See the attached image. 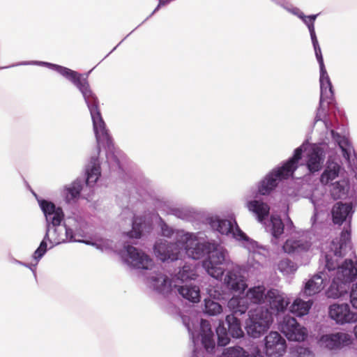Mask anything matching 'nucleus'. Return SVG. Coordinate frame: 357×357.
<instances>
[{
	"label": "nucleus",
	"instance_id": "obj_64",
	"mask_svg": "<svg viewBox=\"0 0 357 357\" xmlns=\"http://www.w3.org/2000/svg\"><path fill=\"white\" fill-rule=\"evenodd\" d=\"M305 352H309V350L307 349H304Z\"/></svg>",
	"mask_w": 357,
	"mask_h": 357
},
{
	"label": "nucleus",
	"instance_id": "obj_54",
	"mask_svg": "<svg viewBox=\"0 0 357 357\" xmlns=\"http://www.w3.org/2000/svg\"><path fill=\"white\" fill-rule=\"evenodd\" d=\"M316 218H317V213H314V215L312 217L311 220L313 222H315L316 221Z\"/></svg>",
	"mask_w": 357,
	"mask_h": 357
},
{
	"label": "nucleus",
	"instance_id": "obj_30",
	"mask_svg": "<svg viewBox=\"0 0 357 357\" xmlns=\"http://www.w3.org/2000/svg\"><path fill=\"white\" fill-rule=\"evenodd\" d=\"M349 190V183L345 179L340 180L331 183L330 192L334 199H344L347 197Z\"/></svg>",
	"mask_w": 357,
	"mask_h": 357
},
{
	"label": "nucleus",
	"instance_id": "obj_51",
	"mask_svg": "<svg viewBox=\"0 0 357 357\" xmlns=\"http://www.w3.org/2000/svg\"><path fill=\"white\" fill-rule=\"evenodd\" d=\"M32 193L34 195V197L36 198L38 203H39V200H44L43 199L39 198L38 196L37 195V194L35 193L34 192H32Z\"/></svg>",
	"mask_w": 357,
	"mask_h": 357
},
{
	"label": "nucleus",
	"instance_id": "obj_32",
	"mask_svg": "<svg viewBox=\"0 0 357 357\" xmlns=\"http://www.w3.org/2000/svg\"><path fill=\"white\" fill-rule=\"evenodd\" d=\"M270 227L271 233L273 238V239H272V241L274 243H277L276 241L284 232V223L280 217L271 215Z\"/></svg>",
	"mask_w": 357,
	"mask_h": 357
},
{
	"label": "nucleus",
	"instance_id": "obj_31",
	"mask_svg": "<svg viewBox=\"0 0 357 357\" xmlns=\"http://www.w3.org/2000/svg\"><path fill=\"white\" fill-rule=\"evenodd\" d=\"M312 305V301L311 300L305 301L301 298H296L291 304L290 307V311L297 317H302L309 312Z\"/></svg>",
	"mask_w": 357,
	"mask_h": 357
},
{
	"label": "nucleus",
	"instance_id": "obj_24",
	"mask_svg": "<svg viewBox=\"0 0 357 357\" xmlns=\"http://www.w3.org/2000/svg\"><path fill=\"white\" fill-rule=\"evenodd\" d=\"M231 299H245V305L247 311L249 308V301L254 304H260L266 300V288L264 286L260 285L254 287L248 290L245 296H234Z\"/></svg>",
	"mask_w": 357,
	"mask_h": 357
},
{
	"label": "nucleus",
	"instance_id": "obj_5",
	"mask_svg": "<svg viewBox=\"0 0 357 357\" xmlns=\"http://www.w3.org/2000/svg\"><path fill=\"white\" fill-rule=\"evenodd\" d=\"M19 65H37L45 66L56 71L61 75L72 82L82 93L88 107L93 121L94 133L96 134L98 140L99 141L100 138V131L102 132L103 137L108 139L105 130V121L99 109V100L96 93L91 89L87 80V75L84 78L82 77L83 75L77 71L62 66L45 61H23L20 63L13 65L12 66Z\"/></svg>",
	"mask_w": 357,
	"mask_h": 357
},
{
	"label": "nucleus",
	"instance_id": "obj_52",
	"mask_svg": "<svg viewBox=\"0 0 357 357\" xmlns=\"http://www.w3.org/2000/svg\"><path fill=\"white\" fill-rule=\"evenodd\" d=\"M285 10H287L288 12H289V10L291 9V6H286V5H281Z\"/></svg>",
	"mask_w": 357,
	"mask_h": 357
},
{
	"label": "nucleus",
	"instance_id": "obj_4",
	"mask_svg": "<svg viewBox=\"0 0 357 357\" xmlns=\"http://www.w3.org/2000/svg\"><path fill=\"white\" fill-rule=\"evenodd\" d=\"M319 82L320 99L314 120V126L318 122H321L326 129L330 131V135L334 142V144L338 145L349 167L353 169V166H354L356 162H357V158L354 148L351 142L344 135H342L336 131L337 129H339L337 121L336 120L335 123H333L329 115L326 114V108L324 105L326 100H328L327 105L331 104L334 95L333 85L326 68L324 73L320 71Z\"/></svg>",
	"mask_w": 357,
	"mask_h": 357
},
{
	"label": "nucleus",
	"instance_id": "obj_28",
	"mask_svg": "<svg viewBox=\"0 0 357 357\" xmlns=\"http://www.w3.org/2000/svg\"><path fill=\"white\" fill-rule=\"evenodd\" d=\"M341 166L337 162L331 160L330 158L326 162V167L321 174L320 182L322 185H328L333 183V180L339 176Z\"/></svg>",
	"mask_w": 357,
	"mask_h": 357
},
{
	"label": "nucleus",
	"instance_id": "obj_14",
	"mask_svg": "<svg viewBox=\"0 0 357 357\" xmlns=\"http://www.w3.org/2000/svg\"><path fill=\"white\" fill-rule=\"evenodd\" d=\"M181 230L176 232L174 242L165 239H158L155 241L153 250L155 256L162 261H176L182 252V241L178 239Z\"/></svg>",
	"mask_w": 357,
	"mask_h": 357
},
{
	"label": "nucleus",
	"instance_id": "obj_42",
	"mask_svg": "<svg viewBox=\"0 0 357 357\" xmlns=\"http://www.w3.org/2000/svg\"><path fill=\"white\" fill-rule=\"evenodd\" d=\"M208 294L209 296L208 298H211L213 301H218L223 298L222 294L220 291L216 288H211L208 290Z\"/></svg>",
	"mask_w": 357,
	"mask_h": 357
},
{
	"label": "nucleus",
	"instance_id": "obj_50",
	"mask_svg": "<svg viewBox=\"0 0 357 357\" xmlns=\"http://www.w3.org/2000/svg\"><path fill=\"white\" fill-rule=\"evenodd\" d=\"M32 193L34 195V197L36 198L38 203H39V200H44L43 199L39 198L38 196L37 195V194L35 193L34 192H32Z\"/></svg>",
	"mask_w": 357,
	"mask_h": 357
},
{
	"label": "nucleus",
	"instance_id": "obj_35",
	"mask_svg": "<svg viewBox=\"0 0 357 357\" xmlns=\"http://www.w3.org/2000/svg\"><path fill=\"white\" fill-rule=\"evenodd\" d=\"M222 312V305L211 298L204 299V312L210 316H215L220 314Z\"/></svg>",
	"mask_w": 357,
	"mask_h": 357
},
{
	"label": "nucleus",
	"instance_id": "obj_13",
	"mask_svg": "<svg viewBox=\"0 0 357 357\" xmlns=\"http://www.w3.org/2000/svg\"><path fill=\"white\" fill-rule=\"evenodd\" d=\"M183 322L194 344L195 349L192 351V357H198L199 352L197 351L196 345L199 340L201 341L202 345L208 352L213 351L215 346V335L208 321L204 319L201 320L200 331L197 334L191 329L189 323H185V321H183Z\"/></svg>",
	"mask_w": 357,
	"mask_h": 357
},
{
	"label": "nucleus",
	"instance_id": "obj_61",
	"mask_svg": "<svg viewBox=\"0 0 357 357\" xmlns=\"http://www.w3.org/2000/svg\"><path fill=\"white\" fill-rule=\"evenodd\" d=\"M129 35L130 34H127V36H126L121 42L122 43L123 40H125L128 38V36H129Z\"/></svg>",
	"mask_w": 357,
	"mask_h": 357
},
{
	"label": "nucleus",
	"instance_id": "obj_43",
	"mask_svg": "<svg viewBox=\"0 0 357 357\" xmlns=\"http://www.w3.org/2000/svg\"><path fill=\"white\" fill-rule=\"evenodd\" d=\"M289 13L299 18H304V13L298 8L291 6Z\"/></svg>",
	"mask_w": 357,
	"mask_h": 357
},
{
	"label": "nucleus",
	"instance_id": "obj_11",
	"mask_svg": "<svg viewBox=\"0 0 357 357\" xmlns=\"http://www.w3.org/2000/svg\"><path fill=\"white\" fill-rule=\"evenodd\" d=\"M229 261L227 250L218 243H212L207 258L203 261V267L209 275L219 279L222 277L225 271L221 266Z\"/></svg>",
	"mask_w": 357,
	"mask_h": 357
},
{
	"label": "nucleus",
	"instance_id": "obj_41",
	"mask_svg": "<svg viewBox=\"0 0 357 357\" xmlns=\"http://www.w3.org/2000/svg\"><path fill=\"white\" fill-rule=\"evenodd\" d=\"M350 303L353 307L357 309V282L354 284L349 294Z\"/></svg>",
	"mask_w": 357,
	"mask_h": 357
},
{
	"label": "nucleus",
	"instance_id": "obj_19",
	"mask_svg": "<svg viewBox=\"0 0 357 357\" xmlns=\"http://www.w3.org/2000/svg\"><path fill=\"white\" fill-rule=\"evenodd\" d=\"M260 181H259L257 184V190L255 192L254 199L248 201L246 203V206L248 209L252 212L257 219V220L260 222L265 220L269 215L270 213V207L269 206L259 200L257 199L258 195H262V194H260L258 188V185ZM273 191H272L271 193L268 194V195H271ZM263 196H267V195H263Z\"/></svg>",
	"mask_w": 357,
	"mask_h": 357
},
{
	"label": "nucleus",
	"instance_id": "obj_49",
	"mask_svg": "<svg viewBox=\"0 0 357 357\" xmlns=\"http://www.w3.org/2000/svg\"><path fill=\"white\" fill-rule=\"evenodd\" d=\"M160 8V6H159V4L157 6V7L154 9V10L152 12V13L146 17V19L144 20L146 21V20H148L150 17H151L155 13H156L159 8Z\"/></svg>",
	"mask_w": 357,
	"mask_h": 357
},
{
	"label": "nucleus",
	"instance_id": "obj_18",
	"mask_svg": "<svg viewBox=\"0 0 357 357\" xmlns=\"http://www.w3.org/2000/svg\"><path fill=\"white\" fill-rule=\"evenodd\" d=\"M328 313L330 317L337 324H343L357 321V314L351 311L347 303L331 305Z\"/></svg>",
	"mask_w": 357,
	"mask_h": 357
},
{
	"label": "nucleus",
	"instance_id": "obj_17",
	"mask_svg": "<svg viewBox=\"0 0 357 357\" xmlns=\"http://www.w3.org/2000/svg\"><path fill=\"white\" fill-rule=\"evenodd\" d=\"M264 341L265 354L268 357H280L285 352L286 340L278 332L271 331Z\"/></svg>",
	"mask_w": 357,
	"mask_h": 357
},
{
	"label": "nucleus",
	"instance_id": "obj_48",
	"mask_svg": "<svg viewBox=\"0 0 357 357\" xmlns=\"http://www.w3.org/2000/svg\"><path fill=\"white\" fill-rule=\"evenodd\" d=\"M160 8V6H159V4L157 6V7L154 9V10L152 12V13L146 17V19L144 20L146 21V20H148L150 17H151L155 13H156L159 8Z\"/></svg>",
	"mask_w": 357,
	"mask_h": 357
},
{
	"label": "nucleus",
	"instance_id": "obj_37",
	"mask_svg": "<svg viewBox=\"0 0 357 357\" xmlns=\"http://www.w3.org/2000/svg\"><path fill=\"white\" fill-rule=\"evenodd\" d=\"M73 220L75 223L72 229H73L74 239H75V236L84 237L86 222L82 218L74 219Z\"/></svg>",
	"mask_w": 357,
	"mask_h": 357
},
{
	"label": "nucleus",
	"instance_id": "obj_58",
	"mask_svg": "<svg viewBox=\"0 0 357 357\" xmlns=\"http://www.w3.org/2000/svg\"><path fill=\"white\" fill-rule=\"evenodd\" d=\"M129 35L130 34H127V36H126L121 42L122 43L123 40H125L128 38V36H129Z\"/></svg>",
	"mask_w": 357,
	"mask_h": 357
},
{
	"label": "nucleus",
	"instance_id": "obj_1",
	"mask_svg": "<svg viewBox=\"0 0 357 357\" xmlns=\"http://www.w3.org/2000/svg\"><path fill=\"white\" fill-rule=\"evenodd\" d=\"M328 149L326 143L310 144L308 140L304 141L294 150L291 157L273 168L260 181L258 192L268 195L276 189L280 182L293 176L305 151H307L305 166L309 172L314 174L319 172L323 167Z\"/></svg>",
	"mask_w": 357,
	"mask_h": 357
},
{
	"label": "nucleus",
	"instance_id": "obj_63",
	"mask_svg": "<svg viewBox=\"0 0 357 357\" xmlns=\"http://www.w3.org/2000/svg\"><path fill=\"white\" fill-rule=\"evenodd\" d=\"M121 43V42H120L116 47H114V49L112 50V51H114V50H116V48Z\"/></svg>",
	"mask_w": 357,
	"mask_h": 357
},
{
	"label": "nucleus",
	"instance_id": "obj_7",
	"mask_svg": "<svg viewBox=\"0 0 357 357\" xmlns=\"http://www.w3.org/2000/svg\"><path fill=\"white\" fill-rule=\"evenodd\" d=\"M354 213V207L351 203L338 202L332 207L331 213L333 222L338 225H342L345 222V225L340 233V237L333 239L331 242V252L326 255V266L330 269H333L335 266V263L331 261V260L333 261L332 253L335 256H341L343 250L351 243V222Z\"/></svg>",
	"mask_w": 357,
	"mask_h": 357
},
{
	"label": "nucleus",
	"instance_id": "obj_21",
	"mask_svg": "<svg viewBox=\"0 0 357 357\" xmlns=\"http://www.w3.org/2000/svg\"><path fill=\"white\" fill-rule=\"evenodd\" d=\"M328 278H330V275L325 267L323 271L314 275L305 282L303 294L310 296L320 292L325 287Z\"/></svg>",
	"mask_w": 357,
	"mask_h": 357
},
{
	"label": "nucleus",
	"instance_id": "obj_29",
	"mask_svg": "<svg viewBox=\"0 0 357 357\" xmlns=\"http://www.w3.org/2000/svg\"><path fill=\"white\" fill-rule=\"evenodd\" d=\"M174 287L177 288L178 293L183 298L190 302L195 303L200 301V291L197 286L192 284L177 285L175 284Z\"/></svg>",
	"mask_w": 357,
	"mask_h": 357
},
{
	"label": "nucleus",
	"instance_id": "obj_16",
	"mask_svg": "<svg viewBox=\"0 0 357 357\" xmlns=\"http://www.w3.org/2000/svg\"><path fill=\"white\" fill-rule=\"evenodd\" d=\"M279 329L290 341H304L307 336V330L301 326L294 317L285 315L280 322Z\"/></svg>",
	"mask_w": 357,
	"mask_h": 357
},
{
	"label": "nucleus",
	"instance_id": "obj_45",
	"mask_svg": "<svg viewBox=\"0 0 357 357\" xmlns=\"http://www.w3.org/2000/svg\"><path fill=\"white\" fill-rule=\"evenodd\" d=\"M294 227V223L291 218L287 215V229H291Z\"/></svg>",
	"mask_w": 357,
	"mask_h": 357
},
{
	"label": "nucleus",
	"instance_id": "obj_6",
	"mask_svg": "<svg viewBox=\"0 0 357 357\" xmlns=\"http://www.w3.org/2000/svg\"><path fill=\"white\" fill-rule=\"evenodd\" d=\"M349 245L350 244L343 250L341 256H335L332 254V261L335 264L333 269H330L326 266V255L331 252V243L329 245V250L324 254L325 267L330 278L335 273L331 284L326 291V295L328 298H338L347 294L349 284L356 280L357 277V264L351 259H345L341 265H339L337 261L339 258H342L345 255Z\"/></svg>",
	"mask_w": 357,
	"mask_h": 357
},
{
	"label": "nucleus",
	"instance_id": "obj_55",
	"mask_svg": "<svg viewBox=\"0 0 357 357\" xmlns=\"http://www.w3.org/2000/svg\"><path fill=\"white\" fill-rule=\"evenodd\" d=\"M354 331L355 336L357 338V325L355 326Z\"/></svg>",
	"mask_w": 357,
	"mask_h": 357
},
{
	"label": "nucleus",
	"instance_id": "obj_15",
	"mask_svg": "<svg viewBox=\"0 0 357 357\" xmlns=\"http://www.w3.org/2000/svg\"><path fill=\"white\" fill-rule=\"evenodd\" d=\"M124 262L137 268L151 269L154 265L152 259L131 245H125L121 251Z\"/></svg>",
	"mask_w": 357,
	"mask_h": 357
},
{
	"label": "nucleus",
	"instance_id": "obj_38",
	"mask_svg": "<svg viewBox=\"0 0 357 357\" xmlns=\"http://www.w3.org/2000/svg\"><path fill=\"white\" fill-rule=\"evenodd\" d=\"M159 227L160 228V232L161 235L162 236L167 237V238H171L174 236V238L175 237L176 232L178 230H174L172 227L169 226L166 222L160 218L159 220Z\"/></svg>",
	"mask_w": 357,
	"mask_h": 357
},
{
	"label": "nucleus",
	"instance_id": "obj_59",
	"mask_svg": "<svg viewBox=\"0 0 357 357\" xmlns=\"http://www.w3.org/2000/svg\"><path fill=\"white\" fill-rule=\"evenodd\" d=\"M129 35L130 34H127V36H126L121 42L122 43L123 40H125L128 38V36H129Z\"/></svg>",
	"mask_w": 357,
	"mask_h": 357
},
{
	"label": "nucleus",
	"instance_id": "obj_36",
	"mask_svg": "<svg viewBox=\"0 0 357 357\" xmlns=\"http://www.w3.org/2000/svg\"><path fill=\"white\" fill-rule=\"evenodd\" d=\"M278 270L284 275L294 273L297 270V265L289 259H283L278 264Z\"/></svg>",
	"mask_w": 357,
	"mask_h": 357
},
{
	"label": "nucleus",
	"instance_id": "obj_9",
	"mask_svg": "<svg viewBox=\"0 0 357 357\" xmlns=\"http://www.w3.org/2000/svg\"><path fill=\"white\" fill-rule=\"evenodd\" d=\"M208 222L212 230L241 242L250 252L258 248V243L241 229L234 218L228 220L212 216L208 218Z\"/></svg>",
	"mask_w": 357,
	"mask_h": 357
},
{
	"label": "nucleus",
	"instance_id": "obj_39",
	"mask_svg": "<svg viewBox=\"0 0 357 357\" xmlns=\"http://www.w3.org/2000/svg\"><path fill=\"white\" fill-rule=\"evenodd\" d=\"M312 43L313 47H314L317 60L319 65L320 71H323L324 73L326 68H325V65L324 63V59H323L321 50L318 40L312 41Z\"/></svg>",
	"mask_w": 357,
	"mask_h": 357
},
{
	"label": "nucleus",
	"instance_id": "obj_25",
	"mask_svg": "<svg viewBox=\"0 0 357 357\" xmlns=\"http://www.w3.org/2000/svg\"><path fill=\"white\" fill-rule=\"evenodd\" d=\"M311 246V243L304 238H290L284 243V251L290 255H298L307 252Z\"/></svg>",
	"mask_w": 357,
	"mask_h": 357
},
{
	"label": "nucleus",
	"instance_id": "obj_2",
	"mask_svg": "<svg viewBox=\"0 0 357 357\" xmlns=\"http://www.w3.org/2000/svg\"><path fill=\"white\" fill-rule=\"evenodd\" d=\"M39 206L45 217L46 226L45 236L33 254V258L36 261V264L47 252V241L51 245L50 249L66 242L67 240L70 242L77 241L97 246L96 243L74 239L72 227L65 223L61 225L64 219V213L61 207L56 206L54 203L47 200H39Z\"/></svg>",
	"mask_w": 357,
	"mask_h": 357
},
{
	"label": "nucleus",
	"instance_id": "obj_60",
	"mask_svg": "<svg viewBox=\"0 0 357 357\" xmlns=\"http://www.w3.org/2000/svg\"><path fill=\"white\" fill-rule=\"evenodd\" d=\"M129 35L130 34H127V36H126L121 42L122 43L123 40H125L128 38V36H129Z\"/></svg>",
	"mask_w": 357,
	"mask_h": 357
},
{
	"label": "nucleus",
	"instance_id": "obj_46",
	"mask_svg": "<svg viewBox=\"0 0 357 357\" xmlns=\"http://www.w3.org/2000/svg\"><path fill=\"white\" fill-rule=\"evenodd\" d=\"M304 23L307 26V24H310V21L309 20V15H305L304 14V18H300Z\"/></svg>",
	"mask_w": 357,
	"mask_h": 357
},
{
	"label": "nucleus",
	"instance_id": "obj_10",
	"mask_svg": "<svg viewBox=\"0 0 357 357\" xmlns=\"http://www.w3.org/2000/svg\"><path fill=\"white\" fill-rule=\"evenodd\" d=\"M248 316L245 328L247 334L253 338L264 335L273 321L272 312L265 307H257L250 310Z\"/></svg>",
	"mask_w": 357,
	"mask_h": 357
},
{
	"label": "nucleus",
	"instance_id": "obj_27",
	"mask_svg": "<svg viewBox=\"0 0 357 357\" xmlns=\"http://www.w3.org/2000/svg\"><path fill=\"white\" fill-rule=\"evenodd\" d=\"M151 225L143 216H134L132 222V229L127 233L130 238H140L144 231L149 232Z\"/></svg>",
	"mask_w": 357,
	"mask_h": 357
},
{
	"label": "nucleus",
	"instance_id": "obj_47",
	"mask_svg": "<svg viewBox=\"0 0 357 357\" xmlns=\"http://www.w3.org/2000/svg\"><path fill=\"white\" fill-rule=\"evenodd\" d=\"M172 0H159V6H165L169 3Z\"/></svg>",
	"mask_w": 357,
	"mask_h": 357
},
{
	"label": "nucleus",
	"instance_id": "obj_44",
	"mask_svg": "<svg viewBox=\"0 0 357 357\" xmlns=\"http://www.w3.org/2000/svg\"><path fill=\"white\" fill-rule=\"evenodd\" d=\"M13 262L17 264H20V265L26 266V267L30 268L33 273H35V266H36V265L26 264L24 262L20 261L17 260V259H13Z\"/></svg>",
	"mask_w": 357,
	"mask_h": 357
},
{
	"label": "nucleus",
	"instance_id": "obj_53",
	"mask_svg": "<svg viewBox=\"0 0 357 357\" xmlns=\"http://www.w3.org/2000/svg\"><path fill=\"white\" fill-rule=\"evenodd\" d=\"M180 214H181V211H178V210H176L175 212H174V215L178 216V217H181L180 216Z\"/></svg>",
	"mask_w": 357,
	"mask_h": 357
},
{
	"label": "nucleus",
	"instance_id": "obj_56",
	"mask_svg": "<svg viewBox=\"0 0 357 357\" xmlns=\"http://www.w3.org/2000/svg\"><path fill=\"white\" fill-rule=\"evenodd\" d=\"M131 199L130 198L129 200L128 201V204L126 206V205H122V206H124V207H129V204L131 202Z\"/></svg>",
	"mask_w": 357,
	"mask_h": 357
},
{
	"label": "nucleus",
	"instance_id": "obj_57",
	"mask_svg": "<svg viewBox=\"0 0 357 357\" xmlns=\"http://www.w3.org/2000/svg\"><path fill=\"white\" fill-rule=\"evenodd\" d=\"M129 35L130 34H127V36H126L121 42L122 43L123 40H125L128 38V36H129Z\"/></svg>",
	"mask_w": 357,
	"mask_h": 357
},
{
	"label": "nucleus",
	"instance_id": "obj_8",
	"mask_svg": "<svg viewBox=\"0 0 357 357\" xmlns=\"http://www.w3.org/2000/svg\"><path fill=\"white\" fill-rule=\"evenodd\" d=\"M245 303V299H229L228 301L227 306L231 314L226 316L225 322H219L215 330L218 346L225 347L228 344L230 337L239 338L243 336V331L238 317L246 312Z\"/></svg>",
	"mask_w": 357,
	"mask_h": 357
},
{
	"label": "nucleus",
	"instance_id": "obj_3",
	"mask_svg": "<svg viewBox=\"0 0 357 357\" xmlns=\"http://www.w3.org/2000/svg\"><path fill=\"white\" fill-rule=\"evenodd\" d=\"M105 130L108 139L103 137L101 131L100 132V138L99 141L97 137H96L97 142V153L95 155L91 157L89 162L86 165L85 176L84 177L77 178L70 185L65 187L63 195L65 201L67 203L79 198L84 185L92 187L98 180L101 174L100 163L99 160L100 145H102L106 149L107 162L109 164V168L112 170L121 169L120 160L114 152V144L112 137L108 133L105 124ZM95 136L96 135H95Z\"/></svg>",
	"mask_w": 357,
	"mask_h": 357
},
{
	"label": "nucleus",
	"instance_id": "obj_34",
	"mask_svg": "<svg viewBox=\"0 0 357 357\" xmlns=\"http://www.w3.org/2000/svg\"><path fill=\"white\" fill-rule=\"evenodd\" d=\"M196 273L194 268L188 264H184L181 268L179 269L178 272L175 275L177 280H180L182 282L188 280H195Z\"/></svg>",
	"mask_w": 357,
	"mask_h": 357
},
{
	"label": "nucleus",
	"instance_id": "obj_33",
	"mask_svg": "<svg viewBox=\"0 0 357 357\" xmlns=\"http://www.w3.org/2000/svg\"><path fill=\"white\" fill-rule=\"evenodd\" d=\"M223 357H264L259 350H257L252 355H250L245 350L240 347H229L223 353Z\"/></svg>",
	"mask_w": 357,
	"mask_h": 357
},
{
	"label": "nucleus",
	"instance_id": "obj_12",
	"mask_svg": "<svg viewBox=\"0 0 357 357\" xmlns=\"http://www.w3.org/2000/svg\"><path fill=\"white\" fill-rule=\"evenodd\" d=\"M178 239L182 241V251L185 250L188 257L199 259L207 255L212 243L201 241L197 234L181 230Z\"/></svg>",
	"mask_w": 357,
	"mask_h": 357
},
{
	"label": "nucleus",
	"instance_id": "obj_23",
	"mask_svg": "<svg viewBox=\"0 0 357 357\" xmlns=\"http://www.w3.org/2000/svg\"><path fill=\"white\" fill-rule=\"evenodd\" d=\"M150 286L160 294H167L172 290V281L161 272L154 273L149 278Z\"/></svg>",
	"mask_w": 357,
	"mask_h": 357
},
{
	"label": "nucleus",
	"instance_id": "obj_22",
	"mask_svg": "<svg viewBox=\"0 0 357 357\" xmlns=\"http://www.w3.org/2000/svg\"><path fill=\"white\" fill-rule=\"evenodd\" d=\"M350 336L344 333H335L321 336L320 344L330 350L340 349L350 343Z\"/></svg>",
	"mask_w": 357,
	"mask_h": 357
},
{
	"label": "nucleus",
	"instance_id": "obj_62",
	"mask_svg": "<svg viewBox=\"0 0 357 357\" xmlns=\"http://www.w3.org/2000/svg\"><path fill=\"white\" fill-rule=\"evenodd\" d=\"M129 35L130 34H127V36H126L121 42L122 43L123 40H125L128 38V36H129Z\"/></svg>",
	"mask_w": 357,
	"mask_h": 357
},
{
	"label": "nucleus",
	"instance_id": "obj_40",
	"mask_svg": "<svg viewBox=\"0 0 357 357\" xmlns=\"http://www.w3.org/2000/svg\"><path fill=\"white\" fill-rule=\"evenodd\" d=\"M318 15H319V14L309 15V20L310 21V24H307V29L309 30L312 41L317 40V35L315 33V29H314V21L316 20Z\"/></svg>",
	"mask_w": 357,
	"mask_h": 357
},
{
	"label": "nucleus",
	"instance_id": "obj_20",
	"mask_svg": "<svg viewBox=\"0 0 357 357\" xmlns=\"http://www.w3.org/2000/svg\"><path fill=\"white\" fill-rule=\"evenodd\" d=\"M268 303L270 309H268L273 315L274 313L282 312L286 310L289 301L286 296L278 289H271L266 292V300Z\"/></svg>",
	"mask_w": 357,
	"mask_h": 357
},
{
	"label": "nucleus",
	"instance_id": "obj_26",
	"mask_svg": "<svg viewBox=\"0 0 357 357\" xmlns=\"http://www.w3.org/2000/svg\"><path fill=\"white\" fill-rule=\"evenodd\" d=\"M224 282L229 289L235 292L243 293L247 287L244 277L234 271L227 273Z\"/></svg>",
	"mask_w": 357,
	"mask_h": 357
}]
</instances>
